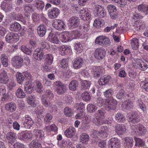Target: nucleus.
<instances>
[{"mask_svg": "<svg viewBox=\"0 0 148 148\" xmlns=\"http://www.w3.org/2000/svg\"><path fill=\"white\" fill-rule=\"evenodd\" d=\"M114 92L111 89H109L103 92L105 97L107 99H106L105 108L107 111L114 110L116 108L117 102L112 97Z\"/></svg>", "mask_w": 148, "mask_h": 148, "instance_id": "obj_1", "label": "nucleus"}, {"mask_svg": "<svg viewBox=\"0 0 148 148\" xmlns=\"http://www.w3.org/2000/svg\"><path fill=\"white\" fill-rule=\"evenodd\" d=\"M147 132L146 127L142 124L139 123L134 126L132 133L133 135L138 136H144Z\"/></svg>", "mask_w": 148, "mask_h": 148, "instance_id": "obj_2", "label": "nucleus"}, {"mask_svg": "<svg viewBox=\"0 0 148 148\" xmlns=\"http://www.w3.org/2000/svg\"><path fill=\"white\" fill-rule=\"evenodd\" d=\"M95 118L92 119V121L97 125H100L102 124V119L105 117V111L101 109L96 111L95 114Z\"/></svg>", "mask_w": 148, "mask_h": 148, "instance_id": "obj_3", "label": "nucleus"}, {"mask_svg": "<svg viewBox=\"0 0 148 148\" xmlns=\"http://www.w3.org/2000/svg\"><path fill=\"white\" fill-rule=\"evenodd\" d=\"M96 44L105 47L109 46L111 42L109 38L105 36H100L97 37L95 40Z\"/></svg>", "mask_w": 148, "mask_h": 148, "instance_id": "obj_4", "label": "nucleus"}, {"mask_svg": "<svg viewBox=\"0 0 148 148\" xmlns=\"http://www.w3.org/2000/svg\"><path fill=\"white\" fill-rule=\"evenodd\" d=\"M55 91L58 95H61L65 93L67 87L66 85L60 81H56L53 83Z\"/></svg>", "mask_w": 148, "mask_h": 148, "instance_id": "obj_5", "label": "nucleus"}, {"mask_svg": "<svg viewBox=\"0 0 148 148\" xmlns=\"http://www.w3.org/2000/svg\"><path fill=\"white\" fill-rule=\"evenodd\" d=\"M109 130L106 126H103L101 127L100 130L99 131L94 130L93 132V136L92 137H99L102 138H105L107 137L108 134ZM98 138V137H97Z\"/></svg>", "mask_w": 148, "mask_h": 148, "instance_id": "obj_6", "label": "nucleus"}, {"mask_svg": "<svg viewBox=\"0 0 148 148\" xmlns=\"http://www.w3.org/2000/svg\"><path fill=\"white\" fill-rule=\"evenodd\" d=\"M94 14L96 17L103 18L106 16V12L105 9L101 6L98 5L95 6Z\"/></svg>", "mask_w": 148, "mask_h": 148, "instance_id": "obj_7", "label": "nucleus"}, {"mask_svg": "<svg viewBox=\"0 0 148 148\" xmlns=\"http://www.w3.org/2000/svg\"><path fill=\"white\" fill-rule=\"evenodd\" d=\"M106 54V51L104 48L99 47L95 50L94 56L97 60H101L105 57Z\"/></svg>", "mask_w": 148, "mask_h": 148, "instance_id": "obj_8", "label": "nucleus"}, {"mask_svg": "<svg viewBox=\"0 0 148 148\" xmlns=\"http://www.w3.org/2000/svg\"><path fill=\"white\" fill-rule=\"evenodd\" d=\"M68 21L69 24V27L71 29L77 28L79 26L80 23V19L76 16L71 17Z\"/></svg>", "mask_w": 148, "mask_h": 148, "instance_id": "obj_9", "label": "nucleus"}, {"mask_svg": "<svg viewBox=\"0 0 148 148\" xmlns=\"http://www.w3.org/2000/svg\"><path fill=\"white\" fill-rule=\"evenodd\" d=\"M5 38L8 42L12 43L17 42L19 40V37L16 34L10 32L7 34Z\"/></svg>", "mask_w": 148, "mask_h": 148, "instance_id": "obj_10", "label": "nucleus"}, {"mask_svg": "<svg viewBox=\"0 0 148 148\" xmlns=\"http://www.w3.org/2000/svg\"><path fill=\"white\" fill-rule=\"evenodd\" d=\"M22 123L25 127L30 129L34 123V122L31 117L29 115H26L22 118Z\"/></svg>", "mask_w": 148, "mask_h": 148, "instance_id": "obj_11", "label": "nucleus"}, {"mask_svg": "<svg viewBox=\"0 0 148 148\" xmlns=\"http://www.w3.org/2000/svg\"><path fill=\"white\" fill-rule=\"evenodd\" d=\"M107 8L111 18L112 19L116 18L117 17L116 7L113 5L110 4L107 6Z\"/></svg>", "mask_w": 148, "mask_h": 148, "instance_id": "obj_12", "label": "nucleus"}, {"mask_svg": "<svg viewBox=\"0 0 148 148\" xmlns=\"http://www.w3.org/2000/svg\"><path fill=\"white\" fill-rule=\"evenodd\" d=\"M12 64L16 68H19L22 65L23 61V59L18 56H15L12 59Z\"/></svg>", "mask_w": 148, "mask_h": 148, "instance_id": "obj_13", "label": "nucleus"}, {"mask_svg": "<svg viewBox=\"0 0 148 148\" xmlns=\"http://www.w3.org/2000/svg\"><path fill=\"white\" fill-rule=\"evenodd\" d=\"M109 148H120L121 143L119 140L116 138H112L109 141Z\"/></svg>", "mask_w": 148, "mask_h": 148, "instance_id": "obj_14", "label": "nucleus"}, {"mask_svg": "<svg viewBox=\"0 0 148 148\" xmlns=\"http://www.w3.org/2000/svg\"><path fill=\"white\" fill-rule=\"evenodd\" d=\"M41 100L42 104L44 106L50 108L52 111H56V106L54 105H53L52 103L50 101H48L47 99H45V96H42Z\"/></svg>", "mask_w": 148, "mask_h": 148, "instance_id": "obj_15", "label": "nucleus"}, {"mask_svg": "<svg viewBox=\"0 0 148 148\" xmlns=\"http://www.w3.org/2000/svg\"><path fill=\"white\" fill-rule=\"evenodd\" d=\"M52 25L55 28L60 31L64 30L66 26L63 21L58 19L54 21Z\"/></svg>", "mask_w": 148, "mask_h": 148, "instance_id": "obj_16", "label": "nucleus"}, {"mask_svg": "<svg viewBox=\"0 0 148 148\" xmlns=\"http://www.w3.org/2000/svg\"><path fill=\"white\" fill-rule=\"evenodd\" d=\"M60 12V10L58 8H54L48 11V15L50 18H55L58 16Z\"/></svg>", "mask_w": 148, "mask_h": 148, "instance_id": "obj_17", "label": "nucleus"}, {"mask_svg": "<svg viewBox=\"0 0 148 148\" xmlns=\"http://www.w3.org/2000/svg\"><path fill=\"white\" fill-rule=\"evenodd\" d=\"M84 60L82 58H77L73 60V67L74 69H77L81 68L83 65Z\"/></svg>", "mask_w": 148, "mask_h": 148, "instance_id": "obj_18", "label": "nucleus"}, {"mask_svg": "<svg viewBox=\"0 0 148 148\" xmlns=\"http://www.w3.org/2000/svg\"><path fill=\"white\" fill-rule=\"evenodd\" d=\"M122 107L125 110H131L134 107L133 102L130 100H126L123 102Z\"/></svg>", "mask_w": 148, "mask_h": 148, "instance_id": "obj_19", "label": "nucleus"}, {"mask_svg": "<svg viewBox=\"0 0 148 148\" xmlns=\"http://www.w3.org/2000/svg\"><path fill=\"white\" fill-rule=\"evenodd\" d=\"M1 7L2 9L5 12L11 11L13 9L11 3L6 1H4L2 3Z\"/></svg>", "mask_w": 148, "mask_h": 148, "instance_id": "obj_20", "label": "nucleus"}, {"mask_svg": "<svg viewBox=\"0 0 148 148\" xmlns=\"http://www.w3.org/2000/svg\"><path fill=\"white\" fill-rule=\"evenodd\" d=\"M6 138L8 141V145L13 144L17 138L16 134L13 132H8L6 135Z\"/></svg>", "mask_w": 148, "mask_h": 148, "instance_id": "obj_21", "label": "nucleus"}, {"mask_svg": "<svg viewBox=\"0 0 148 148\" xmlns=\"http://www.w3.org/2000/svg\"><path fill=\"white\" fill-rule=\"evenodd\" d=\"M115 128V132L119 135H123L126 130L125 126L123 124H117Z\"/></svg>", "mask_w": 148, "mask_h": 148, "instance_id": "obj_22", "label": "nucleus"}, {"mask_svg": "<svg viewBox=\"0 0 148 148\" xmlns=\"http://www.w3.org/2000/svg\"><path fill=\"white\" fill-rule=\"evenodd\" d=\"M44 51L40 50L39 48L36 49L33 53V56L35 58L38 60H42L44 58Z\"/></svg>", "mask_w": 148, "mask_h": 148, "instance_id": "obj_23", "label": "nucleus"}, {"mask_svg": "<svg viewBox=\"0 0 148 148\" xmlns=\"http://www.w3.org/2000/svg\"><path fill=\"white\" fill-rule=\"evenodd\" d=\"M128 119L129 122L134 123L138 122L140 120L139 116L136 112L129 115Z\"/></svg>", "mask_w": 148, "mask_h": 148, "instance_id": "obj_24", "label": "nucleus"}, {"mask_svg": "<svg viewBox=\"0 0 148 148\" xmlns=\"http://www.w3.org/2000/svg\"><path fill=\"white\" fill-rule=\"evenodd\" d=\"M9 80L5 71L4 70H1L0 73V82L3 84H6L8 83Z\"/></svg>", "mask_w": 148, "mask_h": 148, "instance_id": "obj_25", "label": "nucleus"}, {"mask_svg": "<svg viewBox=\"0 0 148 148\" xmlns=\"http://www.w3.org/2000/svg\"><path fill=\"white\" fill-rule=\"evenodd\" d=\"M59 49V52L62 56L68 54L71 51L70 47L67 45L62 46Z\"/></svg>", "mask_w": 148, "mask_h": 148, "instance_id": "obj_26", "label": "nucleus"}, {"mask_svg": "<svg viewBox=\"0 0 148 148\" xmlns=\"http://www.w3.org/2000/svg\"><path fill=\"white\" fill-rule=\"evenodd\" d=\"M138 10L145 15H148V5L142 4L138 6Z\"/></svg>", "mask_w": 148, "mask_h": 148, "instance_id": "obj_27", "label": "nucleus"}, {"mask_svg": "<svg viewBox=\"0 0 148 148\" xmlns=\"http://www.w3.org/2000/svg\"><path fill=\"white\" fill-rule=\"evenodd\" d=\"M32 136V134L29 132H22L19 134L18 138L21 140H26L30 139Z\"/></svg>", "mask_w": 148, "mask_h": 148, "instance_id": "obj_28", "label": "nucleus"}, {"mask_svg": "<svg viewBox=\"0 0 148 148\" xmlns=\"http://www.w3.org/2000/svg\"><path fill=\"white\" fill-rule=\"evenodd\" d=\"M75 132V128L72 127H70L64 132V134L65 136L69 138L73 137L74 135Z\"/></svg>", "mask_w": 148, "mask_h": 148, "instance_id": "obj_29", "label": "nucleus"}, {"mask_svg": "<svg viewBox=\"0 0 148 148\" xmlns=\"http://www.w3.org/2000/svg\"><path fill=\"white\" fill-rule=\"evenodd\" d=\"M48 39L50 42L54 44H58L60 42L57 35L54 34L51 32L50 33L48 37Z\"/></svg>", "mask_w": 148, "mask_h": 148, "instance_id": "obj_30", "label": "nucleus"}, {"mask_svg": "<svg viewBox=\"0 0 148 148\" xmlns=\"http://www.w3.org/2000/svg\"><path fill=\"white\" fill-rule=\"evenodd\" d=\"M124 143L127 148H131L134 145V141L132 138L126 137L124 139Z\"/></svg>", "mask_w": 148, "mask_h": 148, "instance_id": "obj_31", "label": "nucleus"}, {"mask_svg": "<svg viewBox=\"0 0 148 148\" xmlns=\"http://www.w3.org/2000/svg\"><path fill=\"white\" fill-rule=\"evenodd\" d=\"M69 32L62 33L60 35V38L61 41L64 42H66L69 40H72Z\"/></svg>", "mask_w": 148, "mask_h": 148, "instance_id": "obj_32", "label": "nucleus"}, {"mask_svg": "<svg viewBox=\"0 0 148 148\" xmlns=\"http://www.w3.org/2000/svg\"><path fill=\"white\" fill-rule=\"evenodd\" d=\"M38 34L40 37H43L45 35L47 29L43 24H41L37 28Z\"/></svg>", "mask_w": 148, "mask_h": 148, "instance_id": "obj_33", "label": "nucleus"}, {"mask_svg": "<svg viewBox=\"0 0 148 148\" xmlns=\"http://www.w3.org/2000/svg\"><path fill=\"white\" fill-rule=\"evenodd\" d=\"M33 134L35 137L38 138L39 140H42L45 134L43 130H34Z\"/></svg>", "mask_w": 148, "mask_h": 148, "instance_id": "obj_34", "label": "nucleus"}, {"mask_svg": "<svg viewBox=\"0 0 148 148\" xmlns=\"http://www.w3.org/2000/svg\"><path fill=\"white\" fill-rule=\"evenodd\" d=\"M101 68L98 66H95L92 68V72L94 77H99L100 74L102 73Z\"/></svg>", "mask_w": 148, "mask_h": 148, "instance_id": "obj_35", "label": "nucleus"}, {"mask_svg": "<svg viewBox=\"0 0 148 148\" xmlns=\"http://www.w3.org/2000/svg\"><path fill=\"white\" fill-rule=\"evenodd\" d=\"M69 32V35H70V37L72 40L79 38L82 35V33L77 29Z\"/></svg>", "mask_w": 148, "mask_h": 148, "instance_id": "obj_36", "label": "nucleus"}, {"mask_svg": "<svg viewBox=\"0 0 148 148\" xmlns=\"http://www.w3.org/2000/svg\"><path fill=\"white\" fill-rule=\"evenodd\" d=\"M25 90L29 94L32 93L34 91V86H32V84L30 81L27 82L25 85Z\"/></svg>", "mask_w": 148, "mask_h": 148, "instance_id": "obj_37", "label": "nucleus"}, {"mask_svg": "<svg viewBox=\"0 0 148 148\" xmlns=\"http://www.w3.org/2000/svg\"><path fill=\"white\" fill-rule=\"evenodd\" d=\"M137 66L139 69L142 71H145L148 68V65L146 63L142 60H139L136 62Z\"/></svg>", "mask_w": 148, "mask_h": 148, "instance_id": "obj_38", "label": "nucleus"}, {"mask_svg": "<svg viewBox=\"0 0 148 148\" xmlns=\"http://www.w3.org/2000/svg\"><path fill=\"white\" fill-rule=\"evenodd\" d=\"M16 104L13 102H10L7 103L5 106V110L11 112L14 111L16 110Z\"/></svg>", "mask_w": 148, "mask_h": 148, "instance_id": "obj_39", "label": "nucleus"}, {"mask_svg": "<svg viewBox=\"0 0 148 148\" xmlns=\"http://www.w3.org/2000/svg\"><path fill=\"white\" fill-rule=\"evenodd\" d=\"M33 5L39 10H42L45 6L44 2L40 0H36L34 2Z\"/></svg>", "mask_w": 148, "mask_h": 148, "instance_id": "obj_40", "label": "nucleus"}, {"mask_svg": "<svg viewBox=\"0 0 148 148\" xmlns=\"http://www.w3.org/2000/svg\"><path fill=\"white\" fill-rule=\"evenodd\" d=\"M116 89L117 90H120L116 95V98L118 99H121L123 98L125 95V92L124 90L122 89V85L121 84L118 85Z\"/></svg>", "mask_w": 148, "mask_h": 148, "instance_id": "obj_41", "label": "nucleus"}, {"mask_svg": "<svg viewBox=\"0 0 148 148\" xmlns=\"http://www.w3.org/2000/svg\"><path fill=\"white\" fill-rule=\"evenodd\" d=\"M21 29L20 24L16 22L12 23L10 25V29L14 32H18Z\"/></svg>", "mask_w": 148, "mask_h": 148, "instance_id": "obj_42", "label": "nucleus"}, {"mask_svg": "<svg viewBox=\"0 0 148 148\" xmlns=\"http://www.w3.org/2000/svg\"><path fill=\"white\" fill-rule=\"evenodd\" d=\"M110 79L109 76H104L100 78L98 82L100 85H104L107 84Z\"/></svg>", "mask_w": 148, "mask_h": 148, "instance_id": "obj_43", "label": "nucleus"}, {"mask_svg": "<svg viewBox=\"0 0 148 148\" xmlns=\"http://www.w3.org/2000/svg\"><path fill=\"white\" fill-rule=\"evenodd\" d=\"M24 10L27 13L26 14H25V16L27 17H28L29 16H30V13L34 10L33 7L31 4L26 5L24 7Z\"/></svg>", "mask_w": 148, "mask_h": 148, "instance_id": "obj_44", "label": "nucleus"}, {"mask_svg": "<svg viewBox=\"0 0 148 148\" xmlns=\"http://www.w3.org/2000/svg\"><path fill=\"white\" fill-rule=\"evenodd\" d=\"M34 83L36 85V89L37 92L42 93L43 91V86L40 82L39 79H37L34 81Z\"/></svg>", "mask_w": 148, "mask_h": 148, "instance_id": "obj_45", "label": "nucleus"}, {"mask_svg": "<svg viewBox=\"0 0 148 148\" xmlns=\"http://www.w3.org/2000/svg\"><path fill=\"white\" fill-rule=\"evenodd\" d=\"M89 139V136L86 133H82L80 135V142L83 143L87 144Z\"/></svg>", "mask_w": 148, "mask_h": 148, "instance_id": "obj_46", "label": "nucleus"}, {"mask_svg": "<svg viewBox=\"0 0 148 148\" xmlns=\"http://www.w3.org/2000/svg\"><path fill=\"white\" fill-rule=\"evenodd\" d=\"M23 73L18 72L16 74V77L17 82L20 84H23L25 79Z\"/></svg>", "mask_w": 148, "mask_h": 148, "instance_id": "obj_47", "label": "nucleus"}, {"mask_svg": "<svg viewBox=\"0 0 148 148\" xmlns=\"http://www.w3.org/2000/svg\"><path fill=\"white\" fill-rule=\"evenodd\" d=\"M90 82L87 80H84L82 81L81 89L84 90L89 89L90 86Z\"/></svg>", "mask_w": 148, "mask_h": 148, "instance_id": "obj_48", "label": "nucleus"}, {"mask_svg": "<svg viewBox=\"0 0 148 148\" xmlns=\"http://www.w3.org/2000/svg\"><path fill=\"white\" fill-rule=\"evenodd\" d=\"M44 129L48 132H50L51 131L56 132L57 131L58 128L55 124H53L51 125L46 126Z\"/></svg>", "mask_w": 148, "mask_h": 148, "instance_id": "obj_49", "label": "nucleus"}, {"mask_svg": "<svg viewBox=\"0 0 148 148\" xmlns=\"http://www.w3.org/2000/svg\"><path fill=\"white\" fill-rule=\"evenodd\" d=\"M115 119L119 122H124L125 121L124 116L121 113L118 112L115 115Z\"/></svg>", "mask_w": 148, "mask_h": 148, "instance_id": "obj_50", "label": "nucleus"}, {"mask_svg": "<svg viewBox=\"0 0 148 148\" xmlns=\"http://www.w3.org/2000/svg\"><path fill=\"white\" fill-rule=\"evenodd\" d=\"M134 140L136 143L135 146L142 147L145 145V142L143 139L135 137Z\"/></svg>", "mask_w": 148, "mask_h": 148, "instance_id": "obj_51", "label": "nucleus"}, {"mask_svg": "<svg viewBox=\"0 0 148 148\" xmlns=\"http://www.w3.org/2000/svg\"><path fill=\"white\" fill-rule=\"evenodd\" d=\"M15 94L17 97L20 98H24L26 95L23 90L19 87L16 91Z\"/></svg>", "mask_w": 148, "mask_h": 148, "instance_id": "obj_52", "label": "nucleus"}, {"mask_svg": "<svg viewBox=\"0 0 148 148\" xmlns=\"http://www.w3.org/2000/svg\"><path fill=\"white\" fill-rule=\"evenodd\" d=\"M78 85V82L76 80H73L70 83L69 88L70 90H76Z\"/></svg>", "mask_w": 148, "mask_h": 148, "instance_id": "obj_53", "label": "nucleus"}, {"mask_svg": "<svg viewBox=\"0 0 148 148\" xmlns=\"http://www.w3.org/2000/svg\"><path fill=\"white\" fill-rule=\"evenodd\" d=\"M95 105V102L93 103L88 104L87 108L88 111L90 112H94L97 108V107Z\"/></svg>", "mask_w": 148, "mask_h": 148, "instance_id": "obj_54", "label": "nucleus"}, {"mask_svg": "<svg viewBox=\"0 0 148 148\" xmlns=\"http://www.w3.org/2000/svg\"><path fill=\"white\" fill-rule=\"evenodd\" d=\"M138 40L137 38H134L131 40V45L134 49L136 50L138 48Z\"/></svg>", "mask_w": 148, "mask_h": 148, "instance_id": "obj_55", "label": "nucleus"}, {"mask_svg": "<svg viewBox=\"0 0 148 148\" xmlns=\"http://www.w3.org/2000/svg\"><path fill=\"white\" fill-rule=\"evenodd\" d=\"M80 18L84 21H88L91 18V14L90 11H89L87 12H86L85 14L83 15H79Z\"/></svg>", "mask_w": 148, "mask_h": 148, "instance_id": "obj_56", "label": "nucleus"}, {"mask_svg": "<svg viewBox=\"0 0 148 148\" xmlns=\"http://www.w3.org/2000/svg\"><path fill=\"white\" fill-rule=\"evenodd\" d=\"M96 104H97V106L99 107H101L103 105H105L106 103V99L104 100L101 97H98L97 99V101L95 102Z\"/></svg>", "mask_w": 148, "mask_h": 148, "instance_id": "obj_57", "label": "nucleus"}, {"mask_svg": "<svg viewBox=\"0 0 148 148\" xmlns=\"http://www.w3.org/2000/svg\"><path fill=\"white\" fill-rule=\"evenodd\" d=\"M30 148H41V145L37 141L33 140L30 144Z\"/></svg>", "mask_w": 148, "mask_h": 148, "instance_id": "obj_58", "label": "nucleus"}, {"mask_svg": "<svg viewBox=\"0 0 148 148\" xmlns=\"http://www.w3.org/2000/svg\"><path fill=\"white\" fill-rule=\"evenodd\" d=\"M104 22H101L99 18H96L93 23V26L96 28H99L104 24Z\"/></svg>", "mask_w": 148, "mask_h": 148, "instance_id": "obj_59", "label": "nucleus"}, {"mask_svg": "<svg viewBox=\"0 0 148 148\" xmlns=\"http://www.w3.org/2000/svg\"><path fill=\"white\" fill-rule=\"evenodd\" d=\"M64 114L68 117L72 116L73 114L72 110L68 107H66L64 108Z\"/></svg>", "mask_w": 148, "mask_h": 148, "instance_id": "obj_60", "label": "nucleus"}, {"mask_svg": "<svg viewBox=\"0 0 148 148\" xmlns=\"http://www.w3.org/2000/svg\"><path fill=\"white\" fill-rule=\"evenodd\" d=\"M113 3H116L118 6L123 7L126 4L125 0H112Z\"/></svg>", "mask_w": 148, "mask_h": 148, "instance_id": "obj_61", "label": "nucleus"}, {"mask_svg": "<svg viewBox=\"0 0 148 148\" xmlns=\"http://www.w3.org/2000/svg\"><path fill=\"white\" fill-rule=\"evenodd\" d=\"M82 99L86 101H90L91 99V97L89 93L87 92H84L82 95Z\"/></svg>", "mask_w": 148, "mask_h": 148, "instance_id": "obj_62", "label": "nucleus"}, {"mask_svg": "<svg viewBox=\"0 0 148 148\" xmlns=\"http://www.w3.org/2000/svg\"><path fill=\"white\" fill-rule=\"evenodd\" d=\"M45 63L49 65L51 64L53 61V57L51 54H47L46 55Z\"/></svg>", "mask_w": 148, "mask_h": 148, "instance_id": "obj_63", "label": "nucleus"}, {"mask_svg": "<svg viewBox=\"0 0 148 148\" xmlns=\"http://www.w3.org/2000/svg\"><path fill=\"white\" fill-rule=\"evenodd\" d=\"M10 148H24V145L19 142H16L14 144H12L9 146Z\"/></svg>", "mask_w": 148, "mask_h": 148, "instance_id": "obj_64", "label": "nucleus"}]
</instances>
